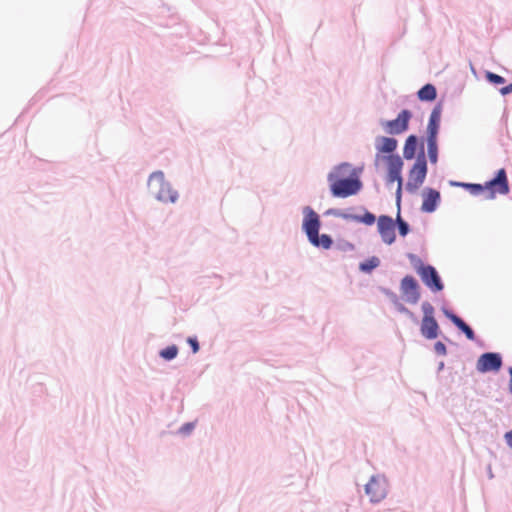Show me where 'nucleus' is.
I'll list each match as a JSON object with an SVG mask.
<instances>
[{
  "label": "nucleus",
  "instance_id": "nucleus-1",
  "mask_svg": "<svg viewBox=\"0 0 512 512\" xmlns=\"http://www.w3.org/2000/svg\"><path fill=\"white\" fill-rule=\"evenodd\" d=\"M330 190L335 197L346 198L355 195L362 184L348 163H342L329 173Z\"/></svg>",
  "mask_w": 512,
  "mask_h": 512
},
{
  "label": "nucleus",
  "instance_id": "nucleus-29",
  "mask_svg": "<svg viewBox=\"0 0 512 512\" xmlns=\"http://www.w3.org/2000/svg\"><path fill=\"white\" fill-rule=\"evenodd\" d=\"M500 93L502 95H507L509 93H512V83L507 85V86H505V87H503V88H501L500 89Z\"/></svg>",
  "mask_w": 512,
  "mask_h": 512
},
{
  "label": "nucleus",
  "instance_id": "nucleus-9",
  "mask_svg": "<svg viewBox=\"0 0 512 512\" xmlns=\"http://www.w3.org/2000/svg\"><path fill=\"white\" fill-rule=\"evenodd\" d=\"M417 273L420 275L424 284L431 290L438 292L443 289V284L434 267L430 265H420L417 268Z\"/></svg>",
  "mask_w": 512,
  "mask_h": 512
},
{
  "label": "nucleus",
  "instance_id": "nucleus-14",
  "mask_svg": "<svg viewBox=\"0 0 512 512\" xmlns=\"http://www.w3.org/2000/svg\"><path fill=\"white\" fill-rule=\"evenodd\" d=\"M440 201V193L434 189H428L423 195L421 210L431 213L436 210Z\"/></svg>",
  "mask_w": 512,
  "mask_h": 512
},
{
  "label": "nucleus",
  "instance_id": "nucleus-18",
  "mask_svg": "<svg viewBox=\"0 0 512 512\" xmlns=\"http://www.w3.org/2000/svg\"><path fill=\"white\" fill-rule=\"evenodd\" d=\"M447 316L466 335L469 340L475 339L473 330L460 317L451 313H447Z\"/></svg>",
  "mask_w": 512,
  "mask_h": 512
},
{
  "label": "nucleus",
  "instance_id": "nucleus-4",
  "mask_svg": "<svg viewBox=\"0 0 512 512\" xmlns=\"http://www.w3.org/2000/svg\"><path fill=\"white\" fill-rule=\"evenodd\" d=\"M148 187L155 197L163 202H175L177 192L166 182L163 172H153L148 180Z\"/></svg>",
  "mask_w": 512,
  "mask_h": 512
},
{
  "label": "nucleus",
  "instance_id": "nucleus-24",
  "mask_svg": "<svg viewBox=\"0 0 512 512\" xmlns=\"http://www.w3.org/2000/svg\"><path fill=\"white\" fill-rule=\"evenodd\" d=\"M486 79L493 84H503L505 82V79L502 76L492 72L486 73Z\"/></svg>",
  "mask_w": 512,
  "mask_h": 512
},
{
  "label": "nucleus",
  "instance_id": "nucleus-22",
  "mask_svg": "<svg viewBox=\"0 0 512 512\" xmlns=\"http://www.w3.org/2000/svg\"><path fill=\"white\" fill-rule=\"evenodd\" d=\"M178 349L175 345L169 346L160 352L161 357L166 360H172L177 356Z\"/></svg>",
  "mask_w": 512,
  "mask_h": 512
},
{
  "label": "nucleus",
  "instance_id": "nucleus-31",
  "mask_svg": "<svg viewBox=\"0 0 512 512\" xmlns=\"http://www.w3.org/2000/svg\"><path fill=\"white\" fill-rule=\"evenodd\" d=\"M400 310H401V311H403V312L409 313L408 309H406V308H405V307H403V306H401Z\"/></svg>",
  "mask_w": 512,
  "mask_h": 512
},
{
  "label": "nucleus",
  "instance_id": "nucleus-19",
  "mask_svg": "<svg viewBox=\"0 0 512 512\" xmlns=\"http://www.w3.org/2000/svg\"><path fill=\"white\" fill-rule=\"evenodd\" d=\"M422 101H433L437 96L436 88L432 84L424 85L417 93Z\"/></svg>",
  "mask_w": 512,
  "mask_h": 512
},
{
  "label": "nucleus",
  "instance_id": "nucleus-26",
  "mask_svg": "<svg viewBox=\"0 0 512 512\" xmlns=\"http://www.w3.org/2000/svg\"><path fill=\"white\" fill-rule=\"evenodd\" d=\"M188 343L190 344L193 353H197L199 351V344L195 338H188Z\"/></svg>",
  "mask_w": 512,
  "mask_h": 512
},
{
  "label": "nucleus",
  "instance_id": "nucleus-5",
  "mask_svg": "<svg viewBox=\"0 0 512 512\" xmlns=\"http://www.w3.org/2000/svg\"><path fill=\"white\" fill-rule=\"evenodd\" d=\"M427 174V163L423 149L411 170L409 171L407 188L410 190H417L424 182Z\"/></svg>",
  "mask_w": 512,
  "mask_h": 512
},
{
  "label": "nucleus",
  "instance_id": "nucleus-23",
  "mask_svg": "<svg viewBox=\"0 0 512 512\" xmlns=\"http://www.w3.org/2000/svg\"><path fill=\"white\" fill-rule=\"evenodd\" d=\"M354 219L358 222H362L366 225H373L375 223L376 217L374 214L370 212H366L362 216H354Z\"/></svg>",
  "mask_w": 512,
  "mask_h": 512
},
{
  "label": "nucleus",
  "instance_id": "nucleus-16",
  "mask_svg": "<svg viewBox=\"0 0 512 512\" xmlns=\"http://www.w3.org/2000/svg\"><path fill=\"white\" fill-rule=\"evenodd\" d=\"M397 140L390 137H378L376 140V149L379 153H392L397 148Z\"/></svg>",
  "mask_w": 512,
  "mask_h": 512
},
{
  "label": "nucleus",
  "instance_id": "nucleus-6",
  "mask_svg": "<svg viewBox=\"0 0 512 512\" xmlns=\"http://www.w3.org/2000/svg\"><path fill=\"white\" fill-rule=\"evenodd\" d=\"M423 318L421 322V333L427 339L438 337L439 326L434 318V307L429 302L422 304Z\"/></svg>",
  "mask_w": 512,
  "mask_h": 512
},
{
  "label": "nucleus",
  "instance_id": "nucleus-2",
  "mask_svg": "<svg viewBox=\"0 0 512 512\" xmlns=\"http://www.w3.org/2000/svg\"><path fill=\"white\" fill-rule=\"evenodd\" d=\"M305 213L303 229L309 241L316 247L329 249L332 245V239L327 234L319 236L320 220L318 214L309 207L305 209Z\"/></svg>",
  "mask_w": 512,
  "mask_h": 512
},
{
  "label": "nucleus",
  "instance_id": "nucleus-12",
  "mask_svg": "<svg viewBox=\"0 0 512 512\" xmlns=\"http://www.w3.org/2000/svg\"><path fill=\"white\" fill-rule=\"evenodd\" d=\"M378 232L384 243L391 245L395 241V224L391 217L381 215L377 221Z\"/></svg>",
  "mask_w": 512,
  "mask_h": 512
},
{
  "label": "nucleus",
  "instance_id": "nucleus-17",
  "mask_svg": "<svg viewBox=\"0 0 512 512\" xmlns=\"http://www.w3.org/2000/svg\"><path fill=\"white\" fill-rule=\"evenodd\" d=\"M418 148V138L415 135H410L405 141L403 148V156L407 160H411L415 157Z\"/></svg>",
  "mask_w": 512,
  "mask_h": 512
},
{
  "label": "nucleus",
  "instance_id": "nucleus-3",
  "mask_svg": "<svg viewBox=\"0 0 512 512\" xmlns=\"http://www.w3.org/2000/svg\"><path fill=\"white\" fill-rule=\"evenodd\" d=\"M466 188L470 190L472 194H479L483 190H489V198H494L495 194L506 195L509 193V183L505 169L498 170L496 177L488 181L484 186L480 184H464Z\"/></svg>",
  "mask_w": 512,
  "mask_h": 512
},
{
  "label": "nucleus",
  "instance_id": "nucleus-15",
  "mask_svg": "<svg viewBox=\"0 0 512 512\" xmlns=\"http://www.w3.org/2000/svg\"><path fill=\"white\" fill-rule=\"evenodd\" d=\"M441 120V107H435L429 117L427 137H437Z\"/></svg>",
  "mask_w": 512,
  "mask_h": 512
},
{
  "label": "nucleus",
  "instance_id": "nucleus-7",
  "mask_svg": "<svg viewBox=\"0 0 512 512\" xmlns=\"http://www.w3.org/2000/svg\"><path fill=\"white\" fill-rule=\"evenodd\" d=\"M412 113L409 110H402L396 119L381 121V126L388 134H401L408 129Z\"/></svg>",
  "mask_w": 512,
  "mask_h": 512
},
{
  "label": "nucleus",
  "instance_id": "nucleus-21",
  "mask_svg": "<svg viewBox=\"0 0 512 512\" xmlns=\"http://www.w3.org/2000/svg\"><path fill=\"white\" fill-rule=\"evenodd\" d=\"M379 259L377 257H372L365 262L360 264V270L366 273L371 272L373 269L379 266Z\"/></svg>",
  "mask_w": 512,
  "mask_h": 512
},
{
  "label": "nucleus",
  "instance_id": "nucleus-30",
  "mask_svg": "<svg viewBox=\"0 0 512 512\" xmlns=\"http://www.w3.org/2000/svg\"><path fill=\"white\" fill-rule=\"evenodd\" d=\"M509 374H510L509 391H510V393H512V367L509 368Z\"/></svg>",
  "mask_w": 512,
  "mask_h": 512
},
{
  "label": "nucleus",
  "instance_id": "nucleus-11",
  "mask_svg": "<svg viewBox=\"0 0 512 512\" xmlns=\"http://www.w3.org/2000/svg\"><path fill=\"white\" fill-rule=\"evenodd\" d=\"M388 164V175L387 180L390 183L397 181L398 183V192L401 191L402 188V177L401 171L403 167V161L398 155H389L386 157Z\"/></svg>",
  "mask_w": 512,
  "mask_h": 512
},
{
  "label": "nucleus",
  "instance_id": "nucleus-27",
  "mask_svg": "<svg viewBox=\"0 0 512 512\" xmlns=\"http://www.w3.org/2000/svg\"><path fill=\"white\" fill-rule=\"evenodd\" d=\"M435 351L440 355L446 354V346L442 342H437L435 344Z\"/></svg>",
  "mask_w": 512,
  "mask_h": 512
},
{
  "label": "nucleus",
  "instance_id": "nucleus-28",
  "mask_svg": "<svg viewBox=\"0 0 512 512\" xmlns=\"http://www.w3.org/2000/svg\"><path fill=\"white\" fill-rule=\"evenodd\" d=\"M507 445L512 449V429L504 434Z\"/></svg>",
  "mask_w": 512,
  "mask_h": 512
},
{
  "label": "nucleus",
  "instance_id": "nucleus-10",
  "mask_svg": "<svg viewBox=\"0 0 512 512\" xmlns=\"http://www.w3.org/2000/svg\"><path fill=\"white\" fill-rule=\"evenodd\" d=\"M400 290L406 302L416 304L419 301V285L414 277L410 275L405 276L401 281Z\"/></svg>",
  "mask_w": 512,
  "mask_h": 512
},
{
  "label": "nucleus",
  "instance_id": "nucleus-25",
  "mask_svg": "<svg viewBox=\"0 0 512 512\" xmlns=\"http://www.w3.org/2000/svg\"><path fill=\"white\" fill-rule=\"evenodd\" d=\"M397 224H398L400 235L406 236L409 232V227H408V224L400 217L399 214L397 216Z\"/></svg>",
  "mask_w": 512,
  "mask_h": 512
},
{
  "label": "nucleus",
  "instance_id": "nucleus-13",
  "mask_svg": "<svg viewBox=\"0 0 512 512\" xmlns=\"http://www.w3.org/2000/svg\"><path fill=\"white\" fill-rule=\"evenodd\" d=\"M502 366V359L497 353H484L477 361L479 372L498 371Z\"/></svg>",
  "mask_w": 512,
  "mask_h": 512
},
{
  "label": "nucleus",
  "instance_id": "nucleus-8",
  "mask_svg": "<svg viewBox=\"0 0 512 512\" xmlns=\"http://www.w3.org/2000/svg\"><path fill=\"white\" fill-rule=\"evenodd\" d=\"M365 491L372 502H380L386 497L387 482L382 477H372L366 484Z\"/></svg>",
  "mask_w": 512,
  "mask_h": 512
},
{
  "label": "nucleus",
  "instance_id": "nucleus-20",
  "mask_svg": "<svg viewBox=\"0 0 512 512\" xmlns=\"http://www.w3.org/2000/svg\"><path fill=\"white\" fill-rule=\"evenodd\" d=\"M427 153L430 162L435 164L438 159L437 137H427Z\"/></svg>",
  "mask_w": 512,
  "mask_h": 512
}]
</instances>
